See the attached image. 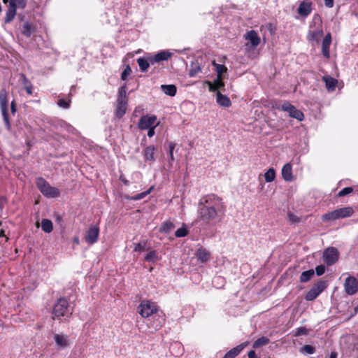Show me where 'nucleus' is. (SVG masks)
I'll return each mask as SVG.
<instances>
[{
  "instance_id": "1",
  "label": "nucleus",
  "mask_w": 358,
  "mask_h": 358,
  "mask_svg": "<svg viewBox=\"0 0 358 358\" xmlns=\"http://www.w3.org/2000/svg\"><path fill=\"white\" fill-rule=\"evenodd\" d=\"M226 212V206L221 197L215 194L203 196L199 201L197 218L206 224L222 217Z\"/></svg>"
},
{
  "instance_id": "2",
  "label": "nucleus",
  "mask_w": 358,
  "mask_h": 358,
  "mask_svg": "<svg viewBox=\"0 0 358 358\" xmlns=\"http://www.w3.org/2000/svg\"><path fill=\"white\" fill-rule=\"evenodd\" d=\"M71 314L68 300L64 297L58 299L52 308V318L60 320L62 317H69Z\"/></svg>"
},
{
  "instance_id": "3",
  "label": "nucleus",
  "mask_w": 358,
  "mask_h": 358,
  "mask_svg": "<svg viewBox=\"0 0 358 358\" xmlns=\"http://www.w3.org/2000/svg\"><path fill=\"white\" fill-rule=\"evenodd\" d=\"M36 185L43 196L47 198H56L60 194L59 190L52 187L44 178H38L36 179Z\"/></svg>"
},
{
  "instance_id": "4",
  "label": "nucleus",
  "mask_w": 358,
  "mask_h": 358,
  "mask_svg": "<svg viewBox=\"0 0 358 358\" xmlns=\"http://www.w3.org/2000/svg\"><path fill=\"white\" fill-rule=\"evenodd\" d=\"M354 210L352 207H345L328 212L322 215L323 222L334 221L340 218L348 217L352 215Z\"/></svg>"
},
{
  "instance_id": "5",
  "label": "nucleus",
  "mask_w": 358,
  "mask_h": 358,
  "mask_svg": "<svg viewBox=\"0 0 358 358\" xmlns=\"http://www.w3.org/2000/svg\"><path fill=\"white\" fill-rule=\"evenodd\" d=\"M146 324L152 332L159 330L165 324V315L164 312L159 310L150 317H147Z\"/></svg>"
},
{
  "instance_id": "6",
  "label": "nucleus",
  "mask_w": 358,
  "mask_h": 358,
  "mask_svg": "<svg viewBox=\"0 0 358 358\" xmlns=\"http://www.w3.org/2000/svg\"><path fill=\"white\" fill-rule=\"evenodd\" d=\"M159 310L157 305L149 300H143L138 306V313L144 318L150 317Z\"/></svg>"
},
{
  "instance_id": "7",
  "label": "nucleus",
  "mask_w": 358,
  "mask_h": 358,
  "mask_svg": "<svg viewBox=\"0 0 358 358\" xmlns=\"http://www.w3.org/2000/svg\"><path fill=\"white\" fill-rule=\"evenodd\" d=\"M0 108L6 127L8 130H10L11 126L8 118L7 92L6 89L0 90Z\"/></svg>"
},
{
  "instance_id": "8",
  "label": "nucleus",
  "mask_w": 358,
  "mask_h": 358,
  "mask_svg": "<svg viewBox=\"0 0 358 358\" xmlns=\"http://www.w3.org/2000/svg\"><path fill=\"white\" fill-rule=\"evenodd\" d=\"M327 286L325 281L320 280L308 290L305 296V299L308 301H313L327 288Z\"/></svg>"
},
{
  "instance_id": "9",
  "label": "nucleus",
  "mask_w": 358,
  "mask_h": 358,
  "mask_svg": "<svg viewBox=\"0 0 358 358\" xmlns=\"http://www.w3.org/2000/svg\"><path fill=\"white\" fill-rule=\"evenodd\" d=\"M281 110L287 112L291 117L295 118L299 121H302L304 118L303 113L289 101H285L282 104Z\"/></svg>"
},
{
  "instance_id": "10",
  "label": "nucleus",
  "mask_w": 358,
  "mask_h": 358,
  "mask_svg": "<svg viewBox=\"0 0 358 358\" xmlns=\"http://www.w3.org/2000/svg\"><path fill=\"white\" fill-rule=\"evenodd\" d=\"M344 289L348 295L355 294L358 292L357 279L352 275H349L346 278L344 282Z\"/></svg>"
},
{
  "instance_id": "11",
  "label": "nucleus",
  "mask_w": 358,
  "mask_h": 358,
  "mask_svg": "<svg viewBox=\"0 0 358 358\" xmlns=\"http://www.w3.org/2000/svg\"><path fill=\"white\" fill-rule=\"evenodd\" d=\"M338 259V252L335 248H328L323 252V260L328 266L335 264Z\"/></svg>"
},
{
  "instance_id": "12",
  "label": "nucleus",
  "mask_w": 358,
  "mask_h": 358,
  "mask_svg": "<svg viewBox=\"0 0 358 358\" xmlns=\"http://www.w3.org/2000/svg\"><path fill=\"white\" fill-rule=\"evenodd\" d=\"M99 235V228L96 225H92L86 231L85 241L89 244L92 245L97 242Z\"/></svg>"
},
{
  "instance_id": "13",
  "label": "nucleus",
  "mask_w": 358,
  "mask_h": 358,
  "mask_svg": "<svg viewBox=\"0 0 358 358\" xmlns=\"http://www.w3.org/2000/svg\"><path fill=\"white\" fill-rule=\"evenodd\" d=\"M157 120V117L155 115H143L139 120L138 123V128L141 130H146L150 127L154 126Z\"/></svg>"
},
{
  "instance_id": "14",
  "label": "nucleus",
  "mask_w": 358,
  "mask_h": 358,
  "mask_svg": "<svg viewBox=\"0 0 358 358\" xmlns=\"http://www.w3.org/2000/svg\"><path fill=\"white\" fill-rule=\"evenodd\" d=\"M54 341L58 349L64 350L69 346L70 340L68 335L62 333L55 334L54 335Z\"/></svg>"
},
{
  "instance_id": "15",
  "label": "nucleus",
  "mask_w": 358,
  "mask_h": 358,
  "mask_svg": "<svg viewBox=\"0 0 358 358\" xmlns=\"http://www.w3.org/2000/svg\"><path fill=\"white\" fill-rule=\"evenodd\" d=\"M171 55L172 54L167 50H162L155 54V55H150L153 64H155V63H159L162 61H166L171 57Z\"/></svg>"
},
{
  "instance_id": "16",
  "label": "nucleus",
  "mask_w": 358,
  "mask_h": 358,
  "mask_svg": "<svg viewBox=\"0 0 358 358\" xmlns=\"http://www.w3.org/2000/svg\"><path fill=\"white\" fill-rule=\"evenodd\" d=\"M137 63L141 72H146L150 65H153L150 55L137 59Z\"/></svg>"
},
{
  "instance_id": "17",
  "label": "nucleus",
  "mask_w": 358,
  "mask_h": 358,
  "mask_svg": "<svg viewBox=\"0 0 358 358\" xmlns=\"http://www.w3.org/2000/svg\"><path fill=\"white\" fill-rule=\"evenodd\" d=\"M312 3L308 1H303L297 9L298 13L302 17H307L312 11Z\"/></svg>"
},
{
  "instance_id": "18",
  "label": "nucleus",
  "mask_w": 358,
  "mask_h": 358,
  "mask_svg": "<svg viewBox=\"0 0 358 358\" xmlns=\"http://www.w3.org/2000/svg\"><path fill=\"white\" fill-rule=\"evenodd\" d=\"M331 43V36L330 33H328L323 38L322 43V52L324 57L329 59L330 57L329 47Z\"/></svg>"
},
{
  "instance_id": "19",
  "label": "nucleus",
  "mask_w": 358,
  "mask_h": 358,
  "mask_svg": "<svg viewBox=\"0 0 358 358\" xmlns=\"http://www.w3.org/2000/svg\"><path fill=\"white\" fill-rule=\"evenodd\" d=\"M282 177L286 182H292L294 180L292 174V167L289 163L285 164L281 171Z\"/></svg>"
},
{
  "instance_id": "20",
  "label": "nucleus",
  "mask_w": 358,
  "mask_h": 358,
  "mask_svg": "<svg viewBox=\"0 0 358 358\" xmlns=\"http://www.w3.org/2000/svg\"><path fill=\"white\" fill-rule=\"evenodd\" d=\"M16 15L15 3L13 1H10L8 8L6 13L4 22L8 24L10 23Z\"/></svg>"
},
{
  "instance_id": "21",
  "label": "nucleus",
  "mask_w": 358,
  "mask_h": 358,
  "mask_svg": "<svg viewBox=\"0 0 358 358\" xmlns=\"http://www.w3.org/2000/svg\"><path fill=\"white\" fill-rule=\"evenodd\" d=\"M155 145H149L144 149L143 157L145 162H149L150 164H152L155 161Z\"/></svg>"
},
{
  "instance_id": "22",
  "label": "nucleus",
  "mask_w": 358,
  "mask_h": 358,
  "mask_svg": "<svg viewBox=\"0 0 358 358\" xmlns=\"http://www.w3.org/2000/svg\"><path fill=\"white\" fill-rule=\"evenodd\" d=\"M247 342L242 343L227 352L223 358H235L247 346Z\"/></svg>"
},
{
  "instance_id": "23",
  "label": "nucleus",
  "mask_w": 358,
  "mask_h": 358,
  "mask_svg": "<svg viewBox=\"0 0 358 358\" xmlns=\"http://www.w3.org/2000/svg\"><path fill=\"white\" fill-rule=\"evenodd\" d=\"M195 255L198 261L201 263H205L210 259V252L203 248H199L196 250Z\"/></svg>"
},
{
  "instance_id": "24",
  "label": "nucleus",
  "mask_w": 358,
  "mask_h": 358,
  "mask_svg": "<svg viewBox=\"0 0 358 358\" xmlns=\"http://www.w3.org/2000/svg\"><path fill=\"white\" fill-rule=\"evenodd\" d=\"M245 39L250 41L252 47H257L260 43V38L255 30L247 32Z\"/></svg>"
},
{
  "instance_id": "25",
  "label": "nucleus",
  "mask_w": 358,
  "mask_h": 358,
  "mask_svg": "<svg viewBox=\"0 0 358 358\" xmlns=\"http://www.w3.org/2000/svg\"><path fill=\"white\" fill-rule=\"evenodd\" d=\"M127 106V101H117V106L115 110V116L120 119L126 113Z\"/></svg>"
},
{
  "instance_id": "26",
  "label": "nucleus",
  "mask_w": 358,
  "mask_h": 358,
  "mask_svg": "<svg viewBox=\"0 0 358 358\" xmlns=\"http://www.w3.org/2000/svg\"><path fill=\"white\" fill-rule=\"evenodd\" d=\"M322 80L325 83V87L328 91H334L338 83L336 79L329 76H325L322 77Z\"/></svg>"
},
{
  "instance_id": "27",
  "label": "nucleus",
  "mask_w": 358,
  "mask_h": 358,
  "mask_svg": "<svg viewBox=\"0 0 358 358\" xmlns=\"http://www.w3.org/2000/svg\"><path fill=\"white\" fill-rule=\"evenodd\" d=\"M35 31V26L32 23L28 22H25L21 29L22 34L27 38H29Z\"/></svg>"
},
{
  "instance_id": "28",
  "label": "nucleus",
  "mask_w": 358,
  "mask_h": 358,
  "mask_svg": "<svg viewBox=\"0 0 358 358\" xmlns=\"http://www.w3.org/2000/svg\"><path fill=\"white\" fill-rule=\"evenodd\" d=\"M216 101L217 103L223 107H229L231 106V102L228 96L226 95H223L219 91L217 92L216 94Z\"/></svg>"
},
{
  "instance_id": "29",
  "label": "nucleus",
  "mask_w": 358,
  "mask_h": 358,
  "mask_svg": "<svg viewBox=\"0 0 358 358\" xmlns=\"http://www.w3.org/2000/svg\"><path fill=\"white\" fill-rule=\"evenodd\" d=\"M323 36V31L321 29H316L313 31H309L307 35V39L309 41L319 42L321 37Z\"/></svg>"
},
{
  "instance_id": "30",
  "label": "nucleus",
  "mask_w": 358,
  "mask_h": 358,
  "mask_svg": "<svg viewBox=\"0 0 358 358\" xmlns=\"http://www.w3.org/2000/svg\"><path fill=\"white\" fill-rule=\"evenodd\" d=\"M162 91L168 96H174L177 92V87L175 85H162Z\"/></svg>"
},
{
  "instance_id": "31",
  "label": "nucleus",
  "mask_w": 358,
  "mask_h": 358,
  "mask_svg": "<svg viewBox=\"0 0 358 358\" xmlns=\"http://www.w3.org/2000/svg\"><path fill=\"white\" fill-rule=\"evenodd\" d=\"M201 71V68L198 62H192L190 64L189 71V76L190 78L194 77L199 72Z\"/></svg>"
},
{
  "instance_id": "32",
  "label": "nucleus",
  "mask_w": 358,
  "mask_h": 358,
  "mask_svg": "<svg viewBox=\"0 0 358 358\" xmlns=\"http://www.w3.org/2000/svg\"><path fill=\"white\" fill-rule=\"evenodd\" d=\"M41 229L45 233H50L53 230L52 222L50 220L43 219L41 220Z\"/></svg>"
},
{
  "instance_id": "33",
  "label": "nucleus",
  "mask_w": 358,
  "mask_h": 358,
  "mask_svg": "<svg viewBox=\"0 0 358 358\" xmlns=\"http://www.w3.org/2000/svg\"><path fill=\"white\" fill-rule=\"evenodd\" d=\"M174 224L170 220H166L164 222L159 229L160 232L164 234H169L170 231L174 229Z\"/></svg>"
},
{
  "instance_id": "34",
  "label": "nucleus",
  "mask_w": 358,
  "mask_h": 358,
  "mask_svg": "<svg viewBox=\"0 0 358 358\" xmlns=\"http://www.w3.org/2000/svg\"><path fill=\"white\" fill-rule=\"evenodd\" d=\"M270 343V340L265 336H262L257 339L252 344L254 348H258L262 346L268 345Z\"/></svg>"
},
{
  "instance_id": "35",
  "label": "nucleus",
  "mask_w": 358,
  "mask_h": 358,
  "mask_svg": "<svg viewBox=\"0 0 358 358\" xmlns=\"http://www.w3.org/2000/svg\"><path fill=\"white\" fill-rule=\"evenodd\" d=\"M313 275H314V271L313 269H310V270L303 271L301 274L300 281L301 282H306L309 281Z\"/></svg>"
},
{
  "instance_id": "36",
  "label": "nucleus",
  "mask_w": 358,
  "mask_h": 358,
  "mask_svg": "<svg viewBox=\"0 0 358 358\" xmlns=\"http://www.w3.org/2000/svg\"><path fill=\"white\" fill-rule=\"evenodd\" d=\"M264 178L266 182H271L275 178V171L273 168H270L264 173Z\"/></svg>"
},
{
  "instance_id": "37",
  "label": "nucleus",
  "mask_w": 358,
  "mask_h": 358,
  "mask_svg": "<svg viewBox=\"0 0 358 358\" xmlns=\"http://www.w3.org/2000/svg\"><path fill=\"white\" fill-rule=\"evenodd\" d=\"M117 101H128L127 96L126 85H124L119 89Z\"/></svg>"
},
{
  "instance_id": "38",
  "label": "nucleus",
  "mask_w": 358,
  "mask_h": 358,
  "mask_svg": "<svg viewBox=\"0 0 358 358\" xmlns=\"http://www.w3.org/2000/svg\"><path fill=\"white\" fill-rule=\"evenodd\" d=\"M153 187H150L147 191H145L143 192H141V193H139V194H137L133 196H131L129 198L130 200H133V201H138V200H141L143 198H145L148 194H149L152 190L153 189Z\"/></svg>"
},
{
  "instance_id": "39",
  "label": "nucleus",
  "mask_w": 358,
  "mask_h": 358,
  "mask_svg": "<svg viewBox=\"0 0 358 358\" xmlns=\"http://www.w3.org/2000/svg\"><path fill=\"white\" fill-rule=\"evenodd\" d=\"M213 64L215 66V69L217 74V77L220 78L222 75L227 71V67L223 64H215V62H213Z\"/></svg>"
},
{
  "instance_id": "40",
  "label": "nucleus",
  "mask_w": 358,
  "mask_h": 358,
  "mask_svg": "<svg viewBox=\"0 0 358 358\" xmlns=\"http://www.w3.org/2000/svg\"><path fill=\"white\" fill-rule=\"evenodd\" d=\"M315 351H316L315 348L314 346H312L310 345H305L300 350V352L301 353H306V354H308V355L314 354L315 352Z\"/></svg>"
},
{
  "instance_id": "41",
  "label": "nucleus",
  "mask_w": 358,
  "mask_h": 358,
  "mask_svg": "<svg viewBox=\"0 0 358 358\" xmlns=\"http://www.w3.org/2000/svg\"><path fill=\"white\" fill-rule=\"evenodd\" d=\"M157 260V253L155 250L150 251L145 257L146 262H156Z\"/></svg>"
},
{
  "instance_id": "42",
  "label": "nucleus",
  "mask_w": 358,
  "mask_h": 358,
  "mask_svg": "<svg viewBox=\"0 0 358 358\" xmlns=\"http://www.w3.org/2000/svg\"><path fill=\"white\" fill-rule=\"evenodd\" d=\"M188 231L185 227L178 229L175 232V236L178 238L185 237L187 235Z\"/></svg>"
},
{
  "instance_id": "43",
  "label": "nucleus",
  "mask_w": 358,
  "mask_h": 358,
  "mask_svg": "<svg viewBox=\"0 0 358 358\" xmlns=\"http://www.w3.org/2000/svg\"><path fill=\"white\" fill-rule=\"evenodd\" d=\"M209 83V90L210 91L217 90L218 88H220V87L224 85L222 81L221 80V78H219L218 77L217 78V80L215 81V85H213L210 83Z\"/></svg>"
},
{
  "instance_id": "44",
  "label": "nucleus",
  "mask_w": 358,
  "mask_h": 358,
  "mask_svg": "<svg viewBox=\"0 0 358 358\" xmlns=\"http://www.w3.org/2000/svg\"><path fill=\"white\" fill-rule=\"evenodd\" d=\"M176 148V143L173 142H170L169 143V157H170V163L173 162L174 161V156H173V150Z\"/></svg>"
},
{
  "instance_id": "45",
  "label": "nucleus",
  "mask_w": 358,
  "mask_h": 358,
  "mask_svg": "<svg viewBox=\"0 0 358 358\" xmlns=\"http://www.w3.org/2000/svg\"><path fill=\"white\" fill-rule=\"evenodd\" d=\"M131 73V69L129 66V65H127L125 67L124 70L121 73V79L122 80H126L127 76H129Z\"/></svg>"
},
{
  "instance_id": "46",
  "label": "nucleus",
  "mask_w": 358,
  "mask_h": 358,
  "mask_svg": "<svg viewBox=\"0 0 358 358\" xmlns=\"http://www.w3.org/2000/svg\"><path fill=\"white\" fill-rule=\"evenodd\" d=\"M353 192V188L351 187H345L343 189H342L339 192H338V196H346L348 194H350V193H352Z\"/></svg>"
},
{
  "instance_id": "47",
  "label": "nucleus",
  "mask_w": 358,
  "mask_h": 358,
  "mask_svg": "<svg viewBox=\"0 0 358 358\" xmlns=\"http://www.w3.org/2000/svg\"><path fill=\"white\" fill-rule=\"evenodd\" d=\"M134 250L135 252H143L145 250V242H140L138 243L134 244Z\"/></svg>"
},
{
  "instance_id": "48",
  "label": "nucleus",
  "mask_w": 358,
  "mask_h": 358,
  "mask_svg": "<svg viewBox=\"0 0 358 358\" xmlns=\"http://www.w3.org/2000/svg\"><path fill=\"white\" fill-rule=\"evenodd\" d=\"M288 218H289V221L291 223H298L300 222V218L298 216H296L291 213H289L288 214Z\"/></svg>"
},
{
  "instance_id": "49",
  "label": "nucleus",
  "mask_w": 358,
  "mask_h": 358,
  "mask_svg": "<svg viewBox=\"0 0 358 358\" xmlns=\"http://www.w3.org/2000/svg\"><path fill=\"white\" fill-rule=\"evenodd\" d=\"M315 272L318 276L322 275L325 272V266L322 264L317 266L315 267Z\"/></svg>"
},
{
  "instance_id": "50",
  "label": "nucleus",
  "mask_w": 358,
  "mask_h": 358,
  "mask_svg": "<svg viewBox=\"0 0 358 358\" xmlns=\"http://www.w3.org/2000/svg\"><path fill=\"white\" fill-rule=\"evenodd\" d=\"M58 105L61 108H69V106H70V101H65L64 99H59Z\"/></svg>"
},
{
  "instance_id": "51",
  "label": "nucleus",
  "mask_w": 358,
  "mask_h": 358,
  "mask_svg": "<svg viewBox=\"0 0 358 358\" xmlns=\"http://www.w3.org/2000/svg\"><path fill=\"white\" fill-rule=\"evenodd\" d=\"M307 333V329L305 327H299L296 329V336L305 335Z\"/></svg>"
},
{
  "instance_id": "52",
  "label": "nucleus",
  "mask_w": 358,
  "mask_h": 358,
  "mask_svg": "<svg viewBox=\"0 0 358 358\" xmlns=\"http://www.w3.org/2000/svg\"><path fill=\"white\" fill-rule=\"evenodd\" d=\"M155 127H156V125L155 126H153L152 127H150L148 131V137L151 138L155 134Z\"/></svg>"
},
{
  "instance_id": "53",
  "label": "nucleus",
  "mask_w": 358,
  "mask_h": 358,
  "mask_svg": "<svg viewBox=\"0 0 358 358\" xmlns=\"http://www.w3.org/2000/svg\"><path fill=\"white\" fill-rule=\"evenodd\" d=\"M24 89L28 94H32L33 86L31 83H29L28 85H25Z\"/></svg>"
},
{
  "instance_id": "54",
  "label": "nucleus",
  "mask_w": 358,
  "mask_h": 358,
  "mask_svg": "<svg viewBox=\"0 0 358 358\" xmlns=\"http://www.w3.org/2000/svg\"><path fill=\"white\" fill-rule=\"evenodd\" d=\"M324 5L327 8H332L334 6V0H324Z\"/></svg>"
},
{
  "instance_id": "55",
  "label": "nucleus",
  "mask_w": 358,
  "mask_h": 358,
  "mask_svg": "<svg viewBox=\"0 0 358 358\" xmlns=\"http://www.w3.org/2000/svg\"><path fill=\"white\" fill-rule=\"evenodd\" d=\"M20 77L22 78V81H23V83H24V86H25V85H29V83H31L28 80V79L27 78V77L25 76V75H24V74H23V73L20 74Z\"/></svg>"
},
{
  "instance_id": "56",
  "label": "nucleus",
  "mask_w": 358,
  "mask_h": 358,
  "mask_svg": "<svg viewBox=\"0 0 358 358\" xmlns=\"http://www.w3.org/2000/svg\"><path fill=\"white\" fill-rule=\"evenodd\" d=\"M10 110L13 114L16 112V105L15 101H13L10 103Z\"/></svg>"
},
{
  "instance_id": "57",
  "label": "nucleus",
  "mask_w": 358,
  "mask_h": 358,
  "mask_svg": "<svg viewBox=\"0 0 358 358\" xmlns=\"http://www.w3.org/2000/svg\"><path fill=\"white\" fill-rule=\"evenodd\" d=\"M248 355V358H259L254 350H250Z\"/></svg>"
},
{
  "instance_id": "58",
  "label": "nucleus",
  "mask_w": 358,
  "mask_h": 358,
  "mask_svg": "<svg viewBox=\"0 0 358 358\" xmlns=\"http://www.w3.org/2000/svg\"><path fill=\"white\" fill-rule=\"evenodd\" d=\"M338 354L336 352H332L329 358H337Z\"/></svg>"
},
{
  "instance_id": "59",
  "label": "nucleus",
  "mask_w": 358,
  "mask_h": 358,
  "mask_svg": "<svg viewBox=\"0 0 358 358\" xmlns=\"http://www.w3.org/2000/svg\"><path fill=\"white\" fill-rule=\"evenodd\" d=\"M73 243L76 245H78L80 243L79 238L78 237H74L73 238Z\"/></svg>"
},
{
  "instance_id": "60",
  "label": "nucleus",
  "mask_w": 358,
  "mask_h": 358,
  "mask_svg": "<svg viewBox=\"0 0 358 358\" xmlns=\"http://www.w3.org/2000/svg\"><path fill=\"white\" fill-rule=\"evenodd\" d=\"M4 236V231L2 230L0 231V236Z\"/></svg>"
},
{
  "instance_id": "61",
  "label": "nucleus",
  "mask_w": 358,
  "mask_h": 358,
  "mask_svg": "<svg viewBox=\"0 0 358 358\" xmlns=\"http://www.w3.org/2000/svg\"><path fill=\"white\" fill-rule=\"evenodd\" d=\"M122 181H123V182H124L125 185H127V182H128V181H127V180H122Z\"/></svg>"
},
{
  "instance_id": "62",
  "label": "nucleus",
  "mask_w": 358,
  "mask_h": 358,
  "mask_svg": "<svg viewBox=\"0 0 358 358\" xmlns=\"http://www.w3.org/2000/svg\"><path fill=\"white\" fill-rule=\"evenodd\" d=\"M137 110H138V108H136L134 111V114H135L137 112Z\"/></svg>"
},
{
  "instance_id": "63",
  "label": "nucleus",
  "mask_w": 358,
  "mask_h": 358,
  "mask_svg": "<svg viewBox=\"0 0 358 358\" xmlns=\"http://www.w3.org/2000/svg\"><path fill=\"white\" fill-rule=\"evenodd\" d=\"M356 348H357V350H358V344H357V345Z\"/></svg>"
}]
</instances>
